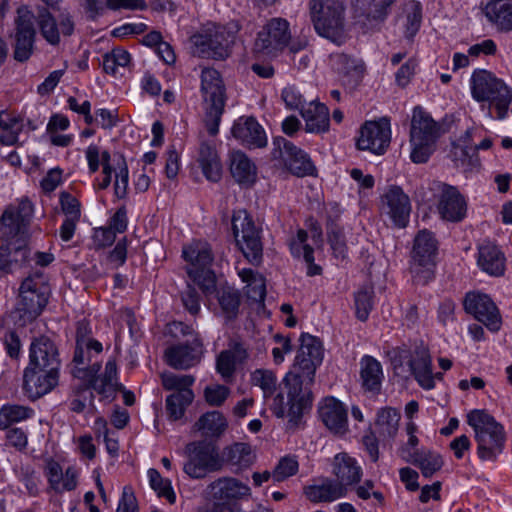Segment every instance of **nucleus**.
<instances>
[{"label":"nucleus","instance_id":"31","mask_svg":"<svg viewBox=\"0 0 512 512\" xmlns=\"http://www.w3.org/2000/svg\"><path fill=\"white\" fill-rule=\"evenodd\" d=\"M402 459L407 463L417 466L426 478L432 477L444 464L440 454L424 448L414 451L405 448L402 451Z\"/></svg>","mask_w":512,"mask_h":512},{"label":"nucleus","instance_id":"2","mask_svg":"<svg viewBox=\"0 0 512 512\" xmlns=\"http://www.w3.org/2000/svg\"><path fill=\"white\" fill-rule=\"evenodd\" d=\"M467 422L475 432L478 457L483 461H495L505 443L502 425L483 410L471 411Z\"/></svg>","mask_w":512,"mask_h":512},{"label":"nucleus","instance_id":"46","mask_svg":"<svg viewBox=\"0 0 512 512\" xmlns=\"http://www.w3.org/2000/svg\"><path fill=\"white\" fill-rule=\"evenodd\" d=\"M398 21L403 28L404 36L412 39L420 29L422 22V7L419 2L411 1L403 9Z\"/></svg>","mask_w":512,"mask_h":512},{"label":"nucleus","instance_id":"21","mask_svg":"<svg viewBox=\"0 0 512 512\" xmlns=\"http://www.w3.org/2000/svg\"><path fill=\"white\" fill-rule=\"evenodd\" d=\"M332 69L341 77L342 84L350 89H356L365 74V64L361 59L346 53H332L329 57Z\"/></svg>","mask_w":512,"mask_h":512},{"label":"nucleus","instance_id":"54","mask_svg":"<svg viewBox=\"0 0 512 512\" xmlns=\"http://www.w3.org/2000/svg\"><path fill=\"white\" fill-rule=\"evenodd\" d=\"M374 290L372 286H363L355 293V313L360 321H366L373 308Z\"/></svg>","mask_w":512,"mask_h":512},{"label":"nucleus","instance_id":"19","mask_svg":"<svg viewBox=\"0 0 512 512\" xmlns=\"http://www.w3.org/2000/svg\"><path fill=\"white\" fill-rule=\"evenodd\" d=\"M204 347L199 337L191 342L178 343L165 350L166 363L176 370H187L198 365L202 359Z\"/></svg>","mask_w":512,"mask_h":512},{"label":"nucleus","instance_id":"4","mask_svg":"<svg viewBox=\"0 0 512 512\" xmlns=\"http://www.w3.org/2000/svg\"><path fill=\"white\" fill-rule=\"evenodd\" d=\"M440 126L422 107L413 109L410 127V158L416 164L426 163L435 151Z\"/></svg>","mask_w":512,"mask_h":512},{"label":"nucleus","instance_id":"38","mask_svg":"<svg viewBox=\"0 0 512 512\" xmlns=\"http://www.w3.org/2000/svg\"><path fill=\"white\" fill-rule=\"evenodd\" d=\"M29 239L19 238L7 240L5 245L0 247V269L8 271L13 263L22 264L28 260Z\"/></svg>","mask_w":512,"mask_h":512},{"label":"nucleus","instance_id":"55","mask_svg":"<svg viewBox=\"0 0 512 512\" xmlns=\"http://www.w3.org/2000/svg\"><path fill=\"white\" fill-rule=\"evenodd\" d=\"M148 477L151 488L157 492L158 496L166 498L170 503L175 502L176 496L170 480L162 478L160 473L153 468L148 470Z\"/></svg>","mask_w":512,"mask_h":512},{"label":"nucleus","instance_id":"6","mask_svg":"<svg viewBox=\"0 0 512 512\" xmlns=\"http://www.w3.org/2000/svg\"><path fill=\"white\" fill-rule=\"evenodd\" d=\"M437 253L438 241L434 234L426 229L420 230L414 238L410 264L416 284L425 285L433 279Z\"/></svg>","mask_w":512,"mask_h":512},{"label":"nucleus","instance_id":"43","mask_svg":"<svg viewBox=\"0 0 512 512\" xmlns=\"http://www.w3.org/2000/svg\"><path fill=\"white\" fill-rule=\"evenodd\" d=\"M228 422L225 416L219 411L204 413L195 422L193 428L205 438H219L227 429Z\"/></svg>","mask_w":512,"mask_h":512},{"label":"nucleus","instance_id":"50","mask_svg":"<svg viewBox=\"0 0 512 512\" xmlns=\"http://www.w3.org/2000/svg\"><path fill=\"white\" fill-rule=\"evenodd\" d=\"M223 455L229 464L240 469L249 467L254 460L251 446L247 443H234L225 448Z\"/></svg>","mask_w":512,"mask_h":512},{"label":"nucleus","instance_id":"23","mask_svg":"<svg viewBox=\"0 0 512 512\" xmlns=\"http://www.w3.org/2000/svg\"><path fill=\"white\" fill-rule=\"evenodd\" d=\"M382 209L399 227L407 226L411 212L409 197L398 186H392L382 197Z\"/></svg>","mask_w":512,"mask_h":512},{"label":"nucleus","instance_id":"25","mask_svg":"<svg viewBox=\"0 0 512 512\" xmlns=\"http://www.w3.org/2000/svg\"><path fill=\"white\" fill-rule=\"evenodd\" d=\"M395 0H354V14L366 29H373L384 22L389 7Z\"/></svg>","mask_w":512,"mask_h":512},{"label":"nucleus","instance_id":"28","mask_svg":"<svg viewBox=\"0 0 512 512\" xmlns=\"http://www.w3.org/2000/svg\"><path fill=\"white\" fill-rule=\"evenodd\" d=\"M208 494L214 499L223 502L238 500L251 494L250 487L233 477H222L207 487Z\"/></svg>","mask_w":512,"mask_h":512},{"label":"nucleus","instance_id":"9","mask_svg":"<svg viewBox=\"0 0 512 512\" xmlns=\"http://www.w3.org/2000/svg\"><path fill=\"white\" fill-rule=\"evenodd\" d=\"M232 230L238 248L244 257L255 266L263 259V245L260 229L246 210H237L232 216Z\"/></svg>","mask_w":512,"mask_h":512},{"label":"nucleus","instance_id":"61","mask_svg":"<svg viewBox=\"0 0 512 512\" xmlns=\"http://www.w3.org/2000/svg\"><path fill=\"white\" fill-rule=\"evenodd\" d=\"M230 394V389L224 385L213 384L209 385L204 390L206 402L210 406H221Z\"/></svg>","mask_w":512,"mask_h":512},{"label":"nucleus","instance_id":"57","mask_svg":"<svg viewBox=\"0 0 512 512\" xmlns=\"http://www.w3.org/2000/svg\"><path fill=\"white\" fill-rule=\"evenodd\" d=\"M162 385L166 390H176L181 392L182 389H190L195 379L191 375H176L171 372L161 374Z\"/></svg>","mask_w":512,"mask_h":512},{"label":"nucleus","instance_id":"29","mask_svg":"<svg viewBox=\"0 0 512 512\" xmlns=\"http://www.w3.org/2000/svg\"><path fill=\"white\" fill-rule=\"evenodd\" d=\"M28 367L49 369V367L59 369L60 361L58 359L57 348L47 337L35 339L30 345Z\"/></svg>","mask_w":512,"mask_h":512},{"label":"nucleus","instance_id":"17","mask_svg":"<svg viewBox=\"0 0 512 512\" xmlns=\"http://www.w3.org/2000/svg\"><path fill=\"white\" fill-rule=\"evenodd\" d=\"M390 140V121L384 117L378 121L365 122L360 129L356 145L359 150H368L374 154H382L389 146Z\"/></svg>","mask_w":512,"mask_h":512},{"label":"nucleus","instance_id":"56","mask_svg":"<svg viewBox=\"0 0 512 512\" xmlns=\"http://www.w3.org/2000/svg\"><path fill=\"white\" fill-rule=\"evenodd\" d=\"M299 464L294 456L282 457L272 472L275 482H282L298 472Z\"/></svg>","mask_w":512,"mask_h":512},{"label":"nucleus","instance_id":"26","mask_svg":"<svg viewBox=\"0 0 512 512\" xmlns=\"http://www.w3.org/2000/svg\"><path fill=\"white\" fill-rule=\"evenodd\" d=\"M232 135L249 148H263L267 145L265 131L253 117H240L235 121Z\"/></svg>","mask_w":512,"mask_h":512},{"label":"nucleus","instance_id":"18","mask_svg":"<svg viewBox=\"0 0 512 512\" xmlns=\"http://www.w3.org/2000/svg\"><path fill=\"white\" fill-rule=\"evenodd\" d=\"M464 309L489 330L496 332L500 329L501 316L499 310L488 295L467 293L464 299Z\"/></svg>","mask_w":512,"mask_h":512},{"label":"nucleus","instance_id":"30","mask_svg":"<svg viewBox=\"0 0 512 512\" xmlns=\"http://www.w3.org/2000/svg\"><path fill=\"white\" fill-rule=\"evenodd\" d=\"M319 416L325 426L334 433L347 431V410L334 397H326L319 406Z\"/></svg>","mask_w":512,"mask_h":512},{"label":"nucleus","instance_id":"8","mask_svg":"<svg viewBox=\"0 0 512 512\" xmlns=\"http://www.w3.org/2000/svg\"><path fill=\"white\" fill-rule=\"evenodd\" d=\"M183 258L189 263L187 274L204 293L215 289L216 278L211 269L213 255L210 246L205 242H193L183 248Z\"/></svg>","mask_w":512,"mask_h":512},{"label":"nucleus","instance_id":"53","mask_svg":"<svg viewBox=\"0 0 512 512\" xmlns=\"http://www.w3.org/2000/svg\"><path fill=\"white\" fill-rule=\"evenodd\" d=\"M94 394L87 383H79L72 389L70 399V410L75 413H82L87 405L93 406Z\"/></svg>","mask_w":512,"mask_h":512},{"label":"nucleus","instance_id":"1","mask_svg":"<svg viewBox=\"0 0 512 512\" xmlns=\"http://www.w3.org/2000/svg\"><path fill=\"white\" fill-rule=\"evenodd\" d=\"M306 378L287 373L282 384L287 394L285 401L284 394L278 393L271 404V410L278 418H283L286 414L289 417V423L297 426L303 413L310 409L313 401L311 387L314 382L306 381Z\"/></svg>","mask_w":512,"mask_h":512},{"label":"nucleus","instance_id":"48","mask_svg":"<svg viewBox=\"0 0 512 512\" xmlns=\"http://www.w3.org/2000/svg\"><path fill=\"white\" fill-rule=\"evenodd\" d=\"M238 275L243 282L247 283V297L254 302H263L266 296V285L264 278L249 268L240 270Z\"/></svg>","mask_w":512,"mask_h":512},{"label":"nucleus","instance_id":"63","mask_svg":"<svg viewBox=\"0 0 512 512\" xmlns=\"http://www.w3.org/2000/svg\"><path fill=\"white\" fill-rule=\"evenodd\" d=\"M61 209L66 218L80 220V202L68 192H61L59 196Z\"/></svg>","mask_w":512,"mask_h":512},{"label":"nucleus","instance_id":"33","mask_svg":"<svg viewBox=\"0 0 512 512\" xmlns=\"http://www.w3.org/2000/svg\"><path fill=\"white\" fill-rule=\"evenodd\" d=\"M484 13L497 31H512V0H490Z\"/></svg>","mask_w":512,"mask_h":512},{"label":"nucleus","instance_id":"60","mask_svg":"<svg viewBox=\"0 0 512 512\" xmlns=\"http://www.w3.org/2000/svg\"><path fill=\"white\" fill-rule=\"evenodd\" d=\"M87 384L90 386L91 390H95L99 395L107 400H113L116 392L123 388L122 385L117 382L106 381L100 377L89 379Z\"/></svg>","mask_w":512,"mask_h":512},{"label":"nucleus","instance_id":"36","mask_svg":"<svg viewBox=\"0 0 512 512\" xmlns=\"http://www.w3.org/2000/svg\"><path fill=\"white\" fill-rule=\"evenodd\" d=\"M230 172L235 181L245 187L252 186L257 178L255 164L241 151L231 154Z\"/></svg>","mask_w":512,"mask_h":512},{"label":"nucleus","instance_id":"32","mask_svg":"<svg viewBox=\"0 0 512 512\" xmlns=\"http://www.w3.org/2000/svg\"><path fill=\"white\" fill-rule=\"evenodd\" d=\"M333 473L337 478L336 483L347 488V486L354 485L361 480L362 468L347 453H339L334 457Z\"/></svg>","mask_w":512,"mask_h":512},{"label":"nucleus","instance_id":"27","mask_svg":"<svg viewBox=\"0 0 512 512\" xmlns=\"http://www.w3.org/2000/svg\"><path fill=\"white\" fill-rule=\"evenodd\" d=\"M248 358V352L243 343L231 341L228 349L219 353L216 358V370L225 382L233 380L236 365L243 363Z\"/></svg>","mask_w":512,"mask_h":512},{"label":"nucleus","instance_id":"20","mask_svg":"<svg viewBox=\"0 0 512 512\" xmlns=\"http://www.w3.org/2000/svg\"><path fill=\"white\" fill-rule=\"evenodd\" d=\"M399 357L407 361L408 372L414 376L422 388L432 389L435 386L432 360L425 346H416L412 351L403 350Z\"/></svg>","mask_w":512,"mask_h":512},{"label":"nucleus","instance_id":"7","mask_svg":"<svg viewBox=\"0 0 512 512\" xmlns=\"http://www.w3.org/2000/svg\"><path fill=\"white\" fill-rule=\"evenodd\" d=\"M201 91L206 104V128L211 135H216L225 106V87L217 70L212 68L202 70Z\"/></svg>","mask_w":512,"mask_h":512},{"label":"nucleus","instance_id":"24","mask_svg":"<svg viewBox=\"0 0 512 512\" xmlns=\"http://www.w3.org/2000/svg\"><path fill=\"white\" fill-rule=\"evenodd\" d=\"M440 192L438 211L445 220L458 222L466 214V202L456 187L446 183H437Z\"/></svg>","mask_w":512,"mask_h":512},{"label":"nucleus","instance_id":"41","mask_svg":"<svg viewBox=\"0 0 512 512\" xmlns=\"http://www.w3.org/2000/svg\"><path fill=\"white\" fill-rule=\"evenodd\" d=\"M502 79L487 70H476L471 77V93L478 102H485L495 92Z\"/></svg>","mask_w":512,"mask_h":512},{"label":"nucleus","instance_id":"62","mask_svg":"<svg viewBox=\"0 0 512 512\" xmlns=\"http://www.w3.org/2000/svg\"><path fill=\"white\" fill-rule=\"evenodd\" d=\"M328 241L331 249L337 258H345L347 247L343 232L335 225L328 228Z\"/></svg>","mask_w":512,"mask_h":512},{"label":"nucleus","instance_id":"11","mask_svg":"<svg viewBox=\"0 0 512 512\" xmlns=\"http://www.w3.org/2000/svg\"><path fill=\"white\" fill-rule=\"evenodd\" d=\"M236 30L222 25H213L204 33L194 36L196 53L203 58L225 59L235 41Z\"/></svg>","mask_w":512,"mask_h":512},{"label":"nucleus","instance_id":"22","mask_svg":"<svg viewBox=\"0 0 512 512\" xmlns=\"http://www.w3.org/2000/svg\"><path fill=\"white\" fill-rule=\"evenodd\" d=\"M58 370L52 367L49 369L27 367L23 376V389L27 396L35 400L49 393L58 383Z\"/></svg>","mask_w":512,"mask_h":512},{"label":"nucleus","instance_id":"12","mask_svg":"<svg viewBox=\"0 0 512 512\" xmlns=\"http://www.w3.org/2000/svg\"><path fill=\"white\" fill-rule=\"evenodd\" d=\"M271 157L297 177L312 175L315 170L309 155L283 137L274 138Z\"/></svg>","mask_w":512,"mask_h":512},{"label":"nucleus","instance_id":"59","mask_svg":"<svg viewBox=\"0 0 512 512\" xmlns=\"http://www.w3.org/2000/svg\"><path fill=\"white\" fill-rule=\"evenodd\" d=\"M87 384L90 386L91 390H95L99 395L107 400H113L116 392L123 388L122 385L117 382L106 381L100 377L89 379Z\"/></svg>","mask_w":512,"mask_h":512},{"label":"nucleus","instance_id":"5","mask_svg":"<svg viewBox=\"0 0 512 512\" xmlns=\"http://www.w3.org/2000/svg\"><path fill=\"white\" fill-rule=\"evenodd\" d=\"M48 290L42 272L25 278L20 286L19 300L12 313L15 322L24 326L34 320L47 304Z\"/></svg>","mask_w":512,"mask_h":512},{"label":"nucleus","instance_id":"47","mask_svg":"<svg viewBox=\"0 0 512 512\" xmlns=\"http://www.w3.org/2000/svg\"><path fill=\"white\" fill-rule=\"evenodd\" d=\"M193 399L194 393L191 389H182L181 392H174L167 396L165 404L169 419L173 421L181 419Z\"/></svg>","mask_w":512,"mask_h":512},{"label":"nucleus","instance_id":"13","mask_svg":"<svg viewBox=\"0 0 512 512\" xmlns=\"http://www.w3.org/2000/svg\"><path fill=\"white\" fill-rule=\"evenodd\" d=\"M290 39L289 22L283 18H272L258 32L254 51L263 56H276L288 46Z\"/></svg>","mask_w":512,"mask_h":512},{"label":"nucleus","instance_id":"14","mask_svg":"<svg viewBox=\"0 0 512 512\" xmlns=\"http://www.w3.org/2000/svg\"><path fill=\"white\" fill-rule=\"evenodd\" d=\"M300 342V348L289 373L306 378L308 382H314L316 369L323 361L322 344L318 338L306 333L301 335Z\"/></svg>","mask_w":512,"mask_h":512},{"label":"nucleus","instance_id":"37","mask_svg":"<svg viewBox=\"0 0 512 512\" xmlns=\"http://www.w3.org/2000/svg\"><path fill=\"white\" fill-rule=\"evenodd\" d=\"M301 116L306 122L307 132L320 133L329 128V110L320 102L311 101L306 104V107L301 109Z\"/></svg>","mask_w":512,"mask_h":512},{"label":"nucleus","instance_id":"44","mask_svg":"<svg viewBox=\"0 0 512 512\" xmlns=\"http://www.w3.org/2000/svg\"><path fill=\"white\" fill-rule=\"evenodd\" d=\"M470 137V132L466 131L465 138ZM462 143H453L450 158L457 167L464 169H471L479 165V158L477 156V148H473L466 139L461 140Z\"/></svg>","mask_w":512,"mask_h":512},{"label":"nucleus","instance_id":"49","mask_svg":"<svg viewBox=\"0 0 512 512\" xmlns=\"http://www.w3.org/2000/svg\"><path fill=\"white\" fill-rule=\"evenodd\" d=\"M37 23L41 35L51 45H58L60 42L58 23L46 8H39L37 15H34V23Z\"/></svg>","mask_w":512,"mask_h":512},{"label":"nucleus","instance_id":"10","mask_svg":"<svg viewBox=\"0 0 512 512\" xmlns=\"http://www.w3.org/2000/svg\"><path fill=\"white\" fill-rule=\"evenodd\" d=\"M187 461L184 472L191 478L202 479L209 473L220 471L223 460L217 448L206 441L190 442L185 447Z\"/></svg>","mask_w":512,"mask_h":512},{"label":"nucleus","instance_id":"15","mask_svg":"<svg viewBox=\"0 0 512 512\" xmlns=\"http://www.w3.org/2000/svg\"><path fill=\"white\" fill-rule=\"evenodd\" d=\"M36 30L34 14L26 7L17 9L15 19L14 59L19 62L28 60L33 52Z\"/></svg>","mask_w":512,"mask_h":512},{"label":"nucleus","instance_id":"52","mask_svg":"<svg viewBox=\"0 0 512 512\" xmlns=\"http://www.w3.org/2000/svg\"><path fill=\"white\" fill-rule=\"evenodd\" d=\"M218 302L222 313L227 320L237 317L241 303L240 294L237 290L226 288L218 292Z\"/></svg>","mask_w":512,"mask_h":512},{"label":"nucleus","instance_id":"58","mask_svg":"<svg viewBox=\"0 0 512 512\" xmlns=\"http://www.w3.org/2000/svg\"><path fill=\"white\" fill-rule=\"evenodd\" d=\"M252 382L262 389L265 398L273 395L277 385L275 375L268 370H256L252 374Z\"/></svg>","mask_w":512,"mask_h":512},{"label":"nucleus","instance_id":"3","mask_svg":"<svg viewBox=\"0 0 512 512\" xmlns=\"http://www.w3.org/2000/svg\"><path fill=\"white\" fill-rule=\"evenodd\" d=\"M310 14L318 35L338 46L346 42L345 8L341 0H310Z\"/></svg>","mask_w":512,"mask_h":512},{"label":"nucleus","instance_id":"42","mask_svg":"<svg viewBox=\"0 0 512 512\" xmlns=\"http://www.w3.org/2000/svg\"><path fill=\"white\" fill-rule=\"evenodd\" d=\"M360 378L365 390L378 393L383 380L381 363L372 356H364L360 361Z\"/></svg>","mask_w":512,"mask_h":512},{"label":"nucleus","instance_id":"64","mask_svg":"<svg viewBox=\"0 0 512 512\" xmlns=\"http://www.w3.org/2000/svg\"><path fill=\"white\" fill-rule=\"evenodd\" d=\"M182 303L185 309L192 315H197L200 311V296L195 287L187 285L181 295Z\"/></svg>","mask_w":512,"mask_h":512},{"label":"nucleus","instance_id":"51","mask_svg":"<svg viewBox=\"0 0 512 512\" xmlns=\"http://www.w3.org/2000/svg\"><path fill=\"white\" fill-rule=\"evenodd\" d=\"M33 415L30 407L23 405H4L0 409V429H8L12 424L26 420Z\"/></svg>","mask_w":512,"mask_h":512},{"label":"nucleus","instance_id":"16","mask_svg":"<svg viewBox=\"0 0 512 512\" xmlns=\"http://www.w3.org/2000/svg\"><path fill=\"white\" fill-rule=\"evenodd\" d=\"M31 217L32 204L28 200H23L18 208L5 209L0 221V232L8 240L29 239L28 227Z\"/></svg>","mask_w":512,"mask_h":512},{"label":"nucleus","instance_id":"39","mask_svg":"<svg viewBox=\"0 0 512 512\" xmlns=\"http://www.w3.org/2000/svg\"><path fill=\"white\" fill-rule=\"evenodd\" d=\"M198 162L207 180L218 182L222 176V165L214 145L202 142L199 147Z\"/></svg>","mask_w":512,"mask_h":512},{"label":"nucleus","instance_id":"35","mask_svg":"<svg viewBox=\"0 0 512 512\" xmlns=\"http://www.w3.org/2000/svg\"><path fill=\"white\" fill-rule=\"evenodd\" d=\"M304 493L314 503L332 502L344 497L347 493V488L342 487V484L336 483L335 480L325 478L305 487Z\"/></svg>","mask_w":512,"mask_h":512},{"label":"nucleus","instance_id":"40","mask_svg":"<svg viewBox=\"0 0 512 512\" xmlns=\"http://www.w3.org/2000/svg\"><path fill=\"white\" fill-rule=\"evenodd\" d=\"M24 119L18 115L0 111V144L5 146L17 145L19 134L24 130Z\"/></svg>","mask_w":512,"mask_h":512},{"label":"nucleus","instance_id":"45","mask_svg":"<svg viewBox=\"0 0 512 512\" xmlns=\"http://www.w3.org/2000/svg\"><path fill=\"white\" fill-rule=\"evenodd\" d=\"M400 417V413L396 409L382 408L377 413L375 432L383 440L394 438L398 431Z\"/></svg>","mask_w":512,"mask_h":512},{"label":"nucleus","instance_id":"34","mask_svg":"<svg viewBox=\"0 0 512 512\" xmlns=\"http://www.w3.org/2000/svg\"><path fill=\"white\" fill-rule=\"evenodd\" d=\"M505 256L499 247L491 242L479 246L478 265L492 276H501L505 271Z\"/></svg>","mask_w":512,"mask_h":512}]
</instances>
